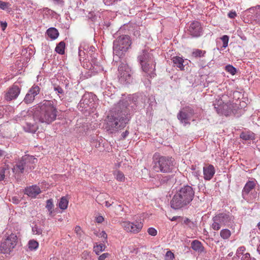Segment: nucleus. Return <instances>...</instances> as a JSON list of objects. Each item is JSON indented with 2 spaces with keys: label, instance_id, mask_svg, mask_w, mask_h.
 Segmentation results:
<instances>
[{
  "label": "nucleus",
  "instance_id": "1",
  "mask_svg": "<svg viewBox=\"0 0 260 260\" xmlns=\"http://www.w3.org/2000/svg\"><path fill=\"white\" fill-rule=\"evenodd\" d=\"M127 105L120 101L115 109L107 116L106 129L110 133H115L123 128L129 120L126 110Z\"/></svg>",
  "mask_w": 260,
  "mask_h": 260
},
{
  "label": "nucleus",
  "instance_id": "2",
  "mask_svg": "<svg viewBox=\"0 0 260 260\" xmlns=\"http://www.w3.org/2000/svg\"><path fill=\"white\" fill-rule=\"evenodd\" d=\"M57 113L52 101L44 100L36 106L33 118L35 121L50 124L56 120Z\"/></svg>",
  "mask_w": 260,
  "mask_h": 260
},
{
  "label": "nucleus",
  "instance_id": "3",
  "mask_svg": "<svg viewBox=\"0 0 260 260\" xmlns=\"http://www.w3.org/2000/svg\"><path fill=\"white\" fill-rule=\"evenodd\" d=\"M194 197V190L189 185L181 187L174 196L171 206L174 209H179L188 205Z\"/></svg>",
  "mask_w": 260,
  "mask_h": 260
},
{
  "label": "nucleus",
  "instance_id": "4",
  "mask_svg": "<svg viewBox=\"0 0 260 260\" xmlns=\"http://www.w3.org/2000/svg\"><path fill=\"white\" fill-rule=\"evenodd\" d=\"M152 159L153 169L156 172L169 174L172 173L175 169V160L172 157L155 153Z\"/></svg>",
  "mask_w": 260,
  "mask_h": 260
},
{
  "label": "nucleus",
  "instance_id": "5",
  "mask_svg": "<svg viewBox=\"0 0 260 260\" xmlns=\"http://www.w3.org/2000/svg\"><path fill=\"white\" fill-rule=\"evenodd\" d=\"M138 59L143 72L150 78L154 77L156 75L155 73L156 62L152 54L146 50H143L142 53L138 56Z\"/></svg>",
  "mask_w": 260,
  "mask_h": 260
},
{
  "label": "nucleus",
  "instance_id": "6",
  "mask_svg": "<svg viewBox=\"0 0 260 260\" xmlns=\"http://www.w3.org/2000/svg\"><path fill=\"white\" fill-rule=\"evenodd\" d=\"M234 217L229 212H224L216 214L212 218L211 228L218 231L222 226H230L234 222Z\"/></svg>",
  "mask_w": 260,
  "mask_h": 260
},
{
  "label": "nucleus",
  "instance_id": "7",
  "mask_svg": "<svg viewBox=\"0 0 260 260\" xmlns=\"http://www.w3.org/2000/svg\"><path fill=\"white\" fill-rule=\"evenodd\" d=\"M131 43L129 36H119L113 42V54L120 57L129 49Z\"/></svg>",
  "mask_w": 260,
  "mask_h": 260
},
{
  "label": "nucleus",
  "instance_id": "8",
  "mask_svg": "<svg viewBox=\"0 0 260 260\" xmlns=\"http://www.w3.org/2000/svg\"><path fill=\"white\" fill-rule=\"evenodd\" d=\"M214 108L218 114L225 116L236 115L239 109L236 104L231 102L223 104L222 100L218 101L217 105L214 104Z\"/></svg>",
  "mask_w": 260,
  "mask_h": 260
},
{
  "label": "nucleus",
  "instance_id": "9",
  "mask_svg": "<svg viewBox=\"0 0 260 260\" xmlns=\"http://www.w3.org/2000/svg\"><path fill=\"white\" fill-rule=\"evenodd\" d=\"M95 106L94 96L90 93H87L82 96L78 107L82 112H90L95 108Z\"/></svg>",
  "mask_w": 260,
  "mask_h": 260
},
{
  "label": "nucleus",
  "instance_id": "10",
  "mask_svg": "<svg viewBox=\"0 0 260 260\" xmlns=\"http://www.w3.org/2000/svg\"><path fill=\"white\" fill-rule=\"evenodd\" d=\"M37 160V159L34 158L32 156L25 155L14 167L13 171L16 173H23L25 170L27 171L28 170H31L32 167L30 162L32 161V163H35Z\"/></svg>",
  "mask_w": 260,
  "mask_h": 260
},
{
  "label": "nucleus",
  "instance_id": "11",
  "mask_svg": "<svg viewBox=\"0 0 260 260\" xmlns=\"http://www.w3.org/2000/svg\"><path fill=\"white\" fill-rule=\"evenodd\" d=\"M118 79L121 83L126 84L132 81V71L125 63H121L118 67Z\"/></svg>",
  "mask_w": 260,
  "mask_h": 260
},
{
  "label": "nucleus",
  "instance_id": "12",
  "mask_svg": "<svg viewBox=\"0 0 260 260\" xmlns=\"http://www.w3.org/2000/svg\"><path fill=\"white\" fill-rule=\"evenodd\" d=\"M17 242V237L16 235L12 234L8 236L0 245V252L9 254L15 247Z\"/></svg>",
  "mask_w": 260,
  "mask_h": 260
},
{
  "label": "nucleus",
  "instance_id": "13",
  "mask_svg": "<svg viewBox=\"0 0 260 260\" xmlns=\"http://www.w3.org/2000/svg\"><path fill=\"white\" fill-rule=\"evenodd\" d=\"M122 226L124 230L127 232L137 234L139 233L143 226V223L141 218L138 219L137 217L133 222L123 221Z\"/></svg>",
  "mask_w": 260,
  "mask_h": 260
},
{
  "label": "nucleus",
  "instance_id": "14",
  "mask_svg": "<svg viewBox=\"0 0 260 260\" xmlns=\"http://www.w3.org/2000/svg\"><path fill=\"white\" fill-rule=\"evenodd\" d=\"M194 114V110L189 106L182 108L177 114V118L184 125L189 124V120Z\"/></svg>",
  "mask_w": 260,
  "mask_h": 260
},
{
  "label": "nucleus",
  "instance_id": "15",
  "mask_svg": "<svg viewBox=\"0 0 260 260\" xmlns=\"http://www.w3.org/2000/svg\"><path fill=\"white\" fill-rule=\"evenodd\" d=\"M21 85L18 82H15L11 86L5 94L7 101H11L16 99L20 93Z\"/></svg>",
  "mask_w": 260,
  "mask_h": 260
},
{
  "label": "nucleus",
  "instance_id": "16",
  "mask_svg": "<svg viewBox=\"0 0 260 260\" xmlns=\"http://www.w3.org/2000/svg\"><path fill=\"white\" fill-rule=\"evenodd\" d=\"M203 28L201 23L197 21L191 22L188 28L187 33L192 38H198L202 35Z\"/></svg>",
  "mask_w": 260,
  "mask_h": 260
},
{
  "label": "nucleus",
  "instance_id": "17",
  "mask_svg": "<svg viewBox=\"0 0 260 260\" xmlns=\"http://www.w3.org/2000/svg\"><path fill=\"white\" fill-rule=\"evenodd\" d=\"M88 60L90 62L89 64H86V67L92 73H98L103 70L102 66L98 61L97 58L94 56H91V59H88Z\"/></svg>",
  "mask_w": 260,
  "mask_h": 260
},
{
  "label": "nucleus",
  "instance_id": "18",
  "mask_svg": "<svg viewBox=\"0 0 260 260\" xmlns=\"http://www.w3.org/2000/svg\"><path fill=\"white\" fill-rule=\"evenodd\" d=\"M25 194L31 198H36L37 195L41 193L40 187L35 185L26 187L25 189Z\"/></svg>",
  "mask_w": 260,
  "mask_h": 260
},
{
  "label": "nucleus",
  "instance_id": "19",
  "mask_svg": "<svg viewBox=\"0 0 260 260\" xmlns=\"http://www.w3.org/2000/svg\"><path fill=\"white\" fill-rule=\"evenodd\" d=\"M204 179L206 180H210L215 174V169L213 166L210 165L203 168Z\"/></svg>",
  "mask_w": 260,
  "mask_h": 260
},
{
  "label": "nucleus",
  "instance_id": "20",
  "mask_svg": "<svg viewBox=\"0 0 260 260\" xmlns=\"http://www.w3.org/2000/svg\"><path fill=\"white\" fill-rule=\"evenodd\" d=\"M36 123H31L29 122H26L25 124L23 125V129L28 133H34L38 129V125L37 124L38 121Z\"/></svg>",
  "mask_w": 260,
  "mask_h": 260
},
{
  "label": "nucleus",
  "instance_id": "21",
  "mask_svg": "<svg viewBox=\"0 0 260 260\" xmlns=\"http://www.w3.org/2000/svg\"><path fill=\"white\" fill-rule=\"evenodd\" d=\"M174 64V67L178 68L181 71L184 70V66L183 64L184 60L182 57L179 56H174L172 59Z\"/></svg>",
  "mask_w": 260,
  "mask_h": 260
},
{
  "label": "nucleus",
  "instance_id": "22",
  "mask_svg": "<svg viewBox=\"0 0 260 260\" xmlns=\"http://www.w3.org/2000/svg\"><path fill=\"white\" fill-rule=\"evenodd\" d=\"M191 248L196 251L199 253L204 252V248L202 245V243L198 240H194L191 244Z\"/></svg>",
  "mask_w": 260,
  "mask_h": 260
},
{
  "label": "nucleus",
  "instance_id": "23",
  "mask_svg": "<svg viewBox=\"0 0 260 260\" xmlns=\"http://www.w3.org/2000/svg\"><path fill=\"white\" fill-rule=\"evenodd\" d=\"M46 34L52 40H55L59 36L58 30L54 27H50L47 30Z\"/></svg>",
  "mask_w": 260,
  "mask_h": 260
},
{
  "label": "nucleus",
  "instance_id": "24",
  "mask_svg": "<svg viewBox=\"0 0 260 260\" xmlns=\"http://www.w3.org/2000/svg\"><path fill=\"white\" fill-rule=\"evenodd\" d=\"M240 137L245 141L253 140L255 138V135L251 132H243L240 134Z\"/></svg>",
  "mask_w": 260,
  "mask_h": 260
},
{
  "label": "nucleus",
  "instance_id": "25",
  "mask_svg": "<svg viewBox=\"0 0 260 260\" xmlns=\"http://www.w3.org/2000/svg\"><path fill=\"white\" fill-rule=\"evenodd\" d=\"M46 208L48 210L49 216L50 217H52L53 216V213L54 211V204L52 199L47 200Z\"/></svg>",
  "mask_w": 260,
  "mask_h": 260
},
{
  "label": "nucleus",
  "instance_id": "26",
  "mask_svg": "<svg viewBox=\"0 0 260 260\" xmlns=\"http://www.w3.org/2000/svg\"><path fill=\"white\" fill-rule=\"evenodd\" d=\"M255 186V183L253 181H249L245 184L243 191L245 193H248L252 189L254 188Z\"/></svg>",
  "mask_w": 260,
  "mask_h": 260
},
{
  "label": "nucleus",
  "instance_id": "27",
  "mask_svg": "<svg viewBox=\"0 0 260 260\" xmlns=\"http://www.w3.org/2000/svg\"><path fill=\"white\" fill-rule=\"evenodd\" d=\"M66 44L63 41H61L56 46L55 50L59 54H63L64 53Z\"/></svg>",
  "mask_w": 260,
  "mask_h": 260
},
{
  "label": "nucleus",
  "instance_id": "28",
  "mask_svg": "<svg viewBox=\"0 0 260 260\" xmlns=\"http://www.w3.org/2000/svg\"><path fill=\"white\" fill-rule=\"evenodd\" d=\"M79 60L81 62L82 61V58L83 59V61H84V57L85 56V53L84 52V50H86V45L85 44H82L79 47Z\"/></svg>",
  "mask_w": 260,
  "mask_h": 260
},
{
  "label": "nucleus",
  "instance_id": "29",
  "mask_svg": "<svg viewBox=\"0 0 260 260\" xmlns=\"http://www.w3.org/2000/svg\"><path fill=\"white\" fill-rule=\"evenodd\" d=\"M28 91L35 98L40 93V87L38 85L34 84Z\"/></svg>",
  "mask_w": 260,
  "mask_h": 260
},
{
  "label": "nucleus",
  "instance_id": "30",
  "mask_svg": "<svg viewBox=\"0 0 260 260\" xmlns=\"http://www.w3.org/2000/svg\"><path fill=\"white\" fill-rule=\"evenodd\" d=\"M68 200L64 197H62L58 203V206L60 209L64 210L67 208L68 205Z\"/></svg>",
  "mask_w": 260,
  "mask_h": 260
},
{
  "label": "nucleus",
  "instance_id": "31",
  "mask_svg": "<svg viewBox=\"0 0 260 260\" xmlns=\"http://www.w3.org/2000/svg\"><path fill=\"white\" fill-rule=\"evenodd\" d=\"M27 246L30 250H36L38 248L39 243L36 240H30L28 241Z\"/></svg>",
  "mask_w": 260,
  "mask_h": 260
},
{
  "label": "nucleus",
  "instance_id": "32",
  "mask_svg": "<svg viewBox=\"0 0 260 260\" xmlns=\"http://www.w3.org/2000/svg\"><path fill=\"white\" fill-rule=\"evenodd\" d=\"M220 235L223 239L226 240L230 237L231 236V232L227 229H222L220 232Z\"/></svg>",
  "mask_w": 260,
  "mask_h": 260
},
{
  "label": "nucleus",
  "instance_id": "33",
  "mask_svg": "<svg viewBox=\"0 0 260 260\" xmlns=\"http://www.w3.org/2000/svg\"><path fill=\"white\" fill-rule=\"evenodd\" d=\"M105 248L106 246L104 244H96V245L94 246L93 250L95 253L99 255L100 252L105 250Z\"/></svg>",
  "mask_w": 260,
  "mask_h": 260
},
{
  "label": "nucleus",
  "instance_id": "34",
  "mask_svg": "<svg viewBox=\"0 0 260 260\" xmlns=\"http://www.w3.org/2000/svg\"><path fill=\"white\" fill-rule=\"evenodd\" d=\"M205 53V51L197 49L193 51L192 55L194 57H201L204 56Z\"/></svg>",
  "mask_w": 260,
  "mask_h": 260
},
{
  "label": "nucleus",
  "instance_id": "35",
  "mask_svg": "<svg viewBox=\"0 0 260 260\" xmlns=\"http://www.w3.org/2000/svg\"><path fill=\"white\" fill-rule=\"evenodd\" d=\"M8 170L7 166L0 167V181L4 180L6 176V172Z\"/></svg>",
  "mask_w": 260,
  "mask_h": 260
},
{
  "label": "nucleus",
  "instance_id": "36",
  "mask_svg": "<svg viewBox=\"0 0 260 260\" xmlns=\"http://www.w3.org/2000/svg\"><path fill=\"white\" fill-rule=\"evenodd\" d=\"M35 99V98L30 94V93L28 91L24 99V102L26 104H30L33 102Z\"/></svg>",
  "mask_w": 260,
  "mask_h": 260
},
{
  "label": "nucleus",
  "instance_id": "37",
  "mask_svg": "<svg viewBox=\"0 0 260 260\" xmlns=\"http://www.w3.org/2000/svg\"><path fill=\"white\" fill-rule=\"evenodd\" d=\"M114 176H115L116 179L119 181H124V175L121 172L119 171H115L114 173Z\"/></svg>",
  "mask_w": 260,
  "mask_h": 260
},
{
  "label": "nucleus",
  "instance_id": "38",
  "mask_svg": "<svg viewBox=\"0 0 260 260\" xmlns=\"http://www.w3.org/2000/svg\"><path fill=\"white\" fill-rule=\"evenodd\" d=\"M225 70L227 72L230 73L232 75H235L237 72L236 69L230 64L226 66Z\"/></svg>",
  "mask_w": 260,
  "mask_h": 260
},
{
  "label": "nucleus",
  "instance_id": "39",
  "mask_svg": "<svg viewBox=\"0 0 260 260\" xmlns=\"http://www.w3.org/2000/svg\"><path fill=\"white\" fill-rule=\"evenodd\" d=\"M221 41L222 42V47L225 48L228 45L229 37L227 35H224L220 38Z\"/></svg>",
  "mask_w": 260,
  "mask_h": 260
},
{
  "label": "nucleus",
  "instance_id": "40",
  "mask_svg": "<svg viewBox=\"0 0 260 260\" xmlns=\"http://www.w3.org/2000/svg\"><path fill=\"white\" fill-rule=\"evenodd\" d=\"M42 229L37 225L32 227V232L34 235H40L42 233Z\"/></svg>",
  "mask_w": 260,
  "mask_h": 260
},
{
  "label": "nucleus",
  "instance_id": "41",
  "mask_svg": "<svg viewBox=\"0 0 260 260\" xmlns=\"http://www.w3.org/2000/svg\"><path fill=\"white\" fill-rule=\"evenodd\" d=\"M53 88L54 90L57 93L60 98L63 96V90L61 87L59 86H54Z\"/></svg>",
  "mask_w": 260,
  "mask_h": 260
},
{
  "label": "nucleus",
  "instance_id": "42",
  "mask_svg": "<svg viewBox=\"0 0 260 260\" xmlns=\"http://www.w3.org/2000/svg\"><path fill=\"white\" fill-rule=\"evenodd\" d=\"M175 258L174 254L170 250L168 251L165 256V260H173Z\"/></svg>",
  "mask_w": 260,
  "mask_h": 260
},
{
  "label": "nucleus",
  "instance_id": "43",
  "mask_svg": "<svg viewBox=\"0 0 260 260\" xmlns=\"http://www.w3.org/2000/svg\"><path fill=\"white\" fill-rule=\"evenodd\" d=\"M9 3L5 2L0 1V8L3 10H7L10 9L9 8Z\"/></svg>",
  "mask_w": 260,
  "mask_h": 260
},
{
  "label": "nucleus",
  "instance_id": "44",
  "mask_svg": "<svg viewBox=\"0 0 260 260\" xmlns=\"http://www.w3.org/2000/svg\"><path fill=\"white\" fill-rule=\"evenodd\" d=\"M74 232L77 234V236L79 238H80L82 237L83 235V232L80 226L78 225L76 226L74 229Z\"/></svg>",
  "mask_w": 260,
  "mask_h": 260
},
{
  "label": "nucleus",
  "instance_id": "45",
  "mask_svg": "<svg viewBox=\"0 0 260 260\" xmlns=\"http://www.w3.org/2000/svg\"><path fill=\"white\" fill-rule=\"evenodd\" d=\"M86 48L87 52L90 55V58H89V59H91V56H92V53L94 52L95 49L92 46L88 47L86 45Z\"/></svg>",
  "mask_w": 260,
  "mask_h": 260
},
{
  "label": "nucleus",
  "instance_id": "46",
  "mask_svg": "<svg viewBox=\"0 0 260 260\" xmlns=\"http://www.w3.org/2000/svg\"><path fill=\"white\" fill-rule=\"evenodd\" d=\"M246 248L244 246H241L239 247L237 250L236 254L238 256L240 257L241 255L243 254L245 251Z\"/></svg>",
  "mask_w": 260,
  "mask_h": 260
},
{
  "label": "nucleus",
  "instance_id": "47",
  "mask_svg": "<svg viewBox=\"0 0 260 260\" xmlns=\"http://www.w3.org/2000/svg\"><path fill=\"white\" fill-rule=\"evenodd\" d=\"M147 232L148 234L152 236H155L157 234V231L153 228H149Z\"/></svg>",
  "mask_w": 260,
  "mask_h": 260
},
{
  "label": "nucleus",
  "instance_id": "48",
  "mask_svg": "<svg viewBox=\"0 0 260 260\" xmlns=\"http://www.w3.org/2000/svg\"><path fill=\"white\" fill-rule=\"evenodd\" d=\"M192 175L194 177V178L197 180H199V177L200 176V171L198 170L195 171H192Z\"/></svg>",
  "mask_w": 260,
  "mask_h": 260
},
{
  "label": "nucleus",
  "instance_id": "49",
  "mask_svg": "<svg viewBox=\"0 0 260 260\" xmlns=\"http://www.w3.org/2000/svg\"><path fill=\"white\" fill-rule=\"evenodd\" d=\"M91 143L92 145L95 147L96 148H98L100 146L101 142L100 140H98L96 139H93Z\"/></svg>",
  "mask_w": 260,
  "mask_h": 260
},
{
  "label": "nucleus",
  "instance_id": "50",
  "mask_svg": "<svg viewBox=\"0 0 260 260\" xmlns=\"http://www.w3.org/2000/svg\"><path fill=\"white\" fill-rule=\"evenodd\" d=\"M253 258H253L252 259L250 258V255L249 253H246L245 254H243L241 257L242 260H253Z\"/></svg>",
  "mask_w": 260,
  "mask_h": 260
},
{
  "label": "nucleus",
  "instance_id": "51",
  "mask_svg": "<svg viewBox=\"0 0 260 260\" xmlns=\"http://www.w3.org/2000/svg\"><path fill=\"white\" fill-rule=\"evenodd\" d=\"M0 25L2 30L4 31L7 26V23L6 21H1Z\"/></svg>",
  "mask_w": 260,
  "mask_h": 260
},
{
  "label": "nucleus",
  "instance_id": "52",
  "mask_svg": "<svg viewBox=\"0 0 260 260\" xmlns=\"http://www.w3.org/2000/svg\"><path fill=\"white\" fill-rule=\"evenodd\" d=\"M171 179L170 176H166L160 179L161 183H165Z\"/></svg>",
  "mask_w": 260,
  "mask_h": 260
},
{
  "label": "nucleus",
  "instance_id": "53",
  "mask_svg": "<svg viewBox=\"0 0 260 260\" xmlns=\"http://www.w3.org/2000/svg\"><path fill=\"white\" fill-rule=\"evenodd\" d=\"M109 255V253H105L101 255L99 258V260H105Z\"/></svg>",
  "mask_w": 260,
  "mask_h": 260
},
{
  "label": "nucleus",
  "instance_id": "54",
  "mask_svg": "<svg viewBox=\"0 0 260 260\" xmlns=\"http://www.w3.org/2000/svg\"><path fill=\"white\" fill-rule=\"evenodd\" d=\"M237 16V14L235 11H230L228 13V16L230 18H235Z\"/></svg>",
  "mask_w": 260,
  "mask_h": 260
},
{
  "label": "nucleus",
  "instance_id": "55",
  "mask_svg": "<svg viewBox=\"0 0 260 260\" xmlns=\"http://www.w3.org/2000/svg\"><path fill=\"white\" fill-rule=\"evenodd\" d=\"M104 221V218L102 216H99L96 218V221L98 223H102Z\"/></svg>",
  "mask_w": 260,
  "mask_h": 260
},
{
  "label": "nucleus",
  "instance_id": "56",
  "mask_svg": "<svg viewBox=\"0 0 260 260\" xmlns=\"http://www.w3.org/2000/svg\"><path fill=\"white\" fill-rule=\"evenodd\" d=\"M129 134V132L128 131H125L124 132H123L121 134V137L122 139H125Z\"/></svg>",
  "mask_w": 260,
  "mask_h": 260
},
{
  "label": "nucleus",
  "instance_id": "57",
  "mask_svg": "<svg viewBox=\"0 0 260 260\" xmlns=\"http://www.w3.org/2000/svg\"><path fill=\"white\" fill-rule=\"evenodd\" d=\"M100 236L101 237H103L105 239H106L107 238V234L106 233V232L105 231H102L100 234Z\"/></svg>",
  "mask_w": 260,
  "mask_h": 260
},
{
  "label": "nucleus",
  "instance_id": "58",
  "mask_svg": "<svg viewBox=\"0 0 260 260\" xmlns=\"http://www.w3.org/2000/svg\"><path fill=\"white\" fill-rule=\"evenodd\" d=\"M53 2L58 5H62L63 3V0H53Z\"/></svg>",
  "mask_w": 260,
  "mask_h": 260
},
{
  "label": "nucleus",
  "instance_id": "59",
  "mask_svg": "<svg viewBox=\"0 0 260 260\" xmlns=\"http://www.w3.org/2000/svg\"><path fill=\"white\" fill-rule=\"evenodd\" d=\"M113 203V202H112L111 204H110L108 201H106L105 202V206L107 207H109L110 206H111L112 205V204Z\"/></svg>",
  "mask_w": 260,
  "mask_h": 260
},
{
  "label": "nucleus",
  "instance_id": "60",
  "mask_svg": "<svg viewBox=\"0 0 260 260\" xmlns=\"http://www.w3.org/2000/svg\"><path fill=\"white\" fill-rule=\"evenodd\" d=\"M191 170L192 171H197L198 170L196 168V166H194V165H192L191 166V168H190Z\"/></svg>",
  "mask_w": 260,
  "mask_h": 260
},
{
  "label": "nucleus",
  "instance_id": "61",
  "mask_svg": "<svg viewBox=\"0 0 260 260\" xmlns=\"http://www.w3.org/2000/svg\"><path fill=\"white\" fill-rule=\"evenodd\" d=\"M179 217L178 216H174L171 219V221H175L177 220V219Z\"/></svg>",
  "mask_w": 260,
  "mask_h": 260
},
{
  "label": "nucleus",
  "instance_id": "62",
  "mask_svg": "<svg viewBox=\"0 0 260 260\" xmlns=\"http://www.w3.org/2000/svg\"><path fill=\"white\" fill-rule=\"evenodd\" d=\"M5 154V152L2 150L0 149V156H2Z\"/></svg>",
  "mask_w": 260,
  "mask_h": 260
},
{
  "label": "nucleus",
  "instance_id": "63",
  "mask_svg": "<svg viewBox=\"0 0 260 260\" xmlns=\"http://www.w3.org/2000/svg\"><path fill=\"white\" fill-rule=\"evenodd\" d=\"M257 251L260 254V244L257 246Z\"/></svg>",
  "mask_w": 260,
  "mask_h": 260
},
{
  "label": "nucleus",
  "instance_id": "64",
  "mask_svg": "<svg viewBox=\"0 0 260 260\" xmlns=\"http://www.w3.org/2000/svg\"><path fill=\"white\" fill-rule=\"evenodd\" d=\"M50 260H58V258L55 257L50 258Z\"/></svg>",
  "mask_w": 260,
  "mask_h": 260
}]
</instances>
